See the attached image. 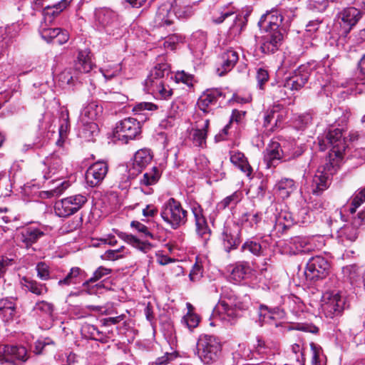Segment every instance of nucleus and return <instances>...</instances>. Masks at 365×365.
I'll return each mask as SVG.
<instances>
[{"instance_id": "1", "label": "nucleus", "mask_w": 365, "mask_h": 365, "mask_svg": "<svg viewBox=\"0 0 365 365\" xmlns=\"http://www.w3.org/2000/svg\"><path fill=\"white\" fill-rule=\"evenodd\" d=\"M317 140L320 150H325L329 147L331 148L329 162L318 168L309 185V192L316 195L328 188L329 178L336 171L337 164L346 147L342 130L339 128L330 130L325 135L318 137Z\"/></svg>"}, {"instance_id": "2", "label": "nucleus", "mask_w": 365, "mask_h": 365, "mask_svg": "<svg viewBox=\"0 0 365 365\" xmlns=\"http://www.w3.org/2000/svg\"><path fill=\"white\" fill-rule=\"evenodd\" d=\"M339 213L343 220H352L353 223L341 227L336 233L338 242L346 246L354 242L358 237L356 226L365 220V207H342Z\"/></svg>"}, {"instance_id": "3", "label": "nucleus", "mask_w": 365, "mask_h": 365, "mask_svg": "<svg viewBox=\"0 0 365 365\" xmlns=\"http://www.w3.org/2000/svg\"><path fill=\"white\" fill-rule=\"evenodd\" d=\"M94 15L98 29L115 38L120 36V24L118 14L114 11L106 7L98 8L95 10Z\"/></svg>"}, {"instance_id": "4", "label": "nucleus", "mask_w": 365, "mask_h": 365, "mask_svg": "<svg viewBox=\"0 0 365 365\" xmlns=\"http://www.w3.org/2000/svg\"><path fill=\"white\" fill-rule=\"evenodd\" d=\"M197 354L200 360L206 364L216 361L221 353L220 340L212 335H201L197 341Z\"/></svg>"}, {"instance_id": "5", "label": "nucleus", "mask_w": 365, "mask_h": 365, "mask_svg": "<svg viewBox=\"0 0 365 365\" xmlns=\"http://www.w3.org/2000/svg\"><path fill=\"white\" fill-rule=\"evenodd\" d=\"M240 308L233 302L220 300L215 307L212 317L214 320L221 322L225 326L232 325L240 317Z\"/></svg>"}, {"instance_id": "6", "label": "nucleus", "mask_w": 365, "mask_h": 365, "mask_svg": "<svg viewBox=\"0 0 365 365\" xmlns=\"http://www.w3.org/2000/svg\"><path fill=\"white\" fill-rule=\"evenodd\" d=\"M330 264L324 257L317 255L309 259L304 269L307 281L312 282L325 278L329 272Z\"/></svg>"}, {"instance_id": "7", "label": "nucleus", "mask_w": 365, "mask_h": 365, "mask_svg": "<svg viewBox=\"0 0 365 365\" xmlns=\"http://www.w3.org/2000/svg\"><path fill=\"white\" fill-rule=\"evenodd\" d=\"M322 309L327 318L339 316L345 305L344 298L336 291L326 292L322 296Z\"/></svg>"}, {"instance_id": "8", "label": "nucleus", "mask_w": 365, "mask_h": 365, "mask_svg": "<svg viewBox=\"0 0 365 365\" xmlns=\"http://www.w3.org/2000/svg\"><path fill=\"white\" fill-rule=\"evenodd\" d=\"M140 133V122L135 118H127L116 125L113 136L115 139L128 143L129 140L134 139Z\"/></svg>"}, {"instance_id": "9", "label": "nucleus", "mask_w": 365, "mask_h": 365, "mask_svg": "<svg viewBox=\"0 0 365 365\" xmlns=\"http://www.w3.org/2000/svg\"><path fill=\"white\" fill-rule=\"evenodd\" d=\"M316 245L313 239L299 236L292 237L284 243L285 252L289 255L308 253L314 251Z\"/></svg>"}, {"instance_id": "10", "label": "nucleus", "mask_w": 365, "mask_h": 365, "mask_svg": "<svg viewBox=\"0 0 365 365\" xmlns=\"http://www.w3.org/2000/svg\"><path fill=\"white\" fill-rule=\"evenodd\" d=\"M108 171V165L105 161H97L86 170L85 178L86 184L94 187L101 185Z\"/></svg>"}, {"instance_id": "11", "label": "nucleus", "mask_w": 365, "mask_h": 365, "mask_svg": "<svg viewBox=\"0 0 365 365\" xmlns=\"http://www.w3.org/2000/svg\"><path fill=\"white\" fill-rule=\"evenodd\" d=\"M361 17V12L354 7L346 8L339 13L341 34L346 36Z\"/></svg>"}, {"instance_id": "12", "label": "nucleus", "mask_w": 365, "mask_h": 365, "mask_svg": "<svg viewBox=\"0 0 365 365\" xmlns=\"http://www.w3.org/2000/svg\"><path fill=\"white\" fill-rule=\"evenodd\" d=\"M26 361L29 359L26 349L23 346L0 345V362H10L13 359Z\"/></svg>"}, {"instance_id": "13", "label": "nucleus", "mask_w": 365, "mask_h": 365, "mask_svg": "<svg viewBox=\"0 0 365 365\" xmlns=\"http://www.w3.org/2000/svg\"><path fill=\"white\" fill-rule=\"evenodd\" d=\"M161 217L173 228L176 229L186 222L187 211L182 207H164Z\"/></svg>"}, {"instance_id": "14", "label": "nucleus", "mask_w": 365, "mask_h": 365, "mask_svg": "<svg viewBox=\"0 0 365 365\" xmlns=\"http://www.w3.org/2000/svg\"><path fill=\"white\" fill-rule=\"evenodd\" d=\"M309 77L308 68L300 66L291 76L286 78L284 87L290 91H297L305 85Z\"/></svg>"}, {"instance_id": "15", "label": "nucleus", "mask_w": 365, "mask_h": 365, "mask_svg": "<svg viewBox=\"0 0 365 365\" xmlns=\"http://www.w3.org/2000/svg\"><path fill=\"white\" fill-rule=\"evenodd\" d=\"M222 241L227 252L237 249L241 242L240 227L235 224L225 226L222 232Z\"/></svg>"}, {"instance_id": "16", "label": "nucleus", "mask_w": 365, "mask_h": 365, "mask_svg": "<svg viewBox=\"0 0 365 365\" xmlns=\"http://www.w3.org/2000/svg\"><path fill=\"white\" fill-rule=\"evenodd\" d=\"M192 210L195 218L197 234L205 244L211 234L206 220V213L202 207H192Z\"/></svg>"}, {"instance_id": "17", "label": "nucleus", "mask_w": 365, "mask_h": 365, "mask_svg": "<svg viewBox=\"0 0 365 365\" xmlns=\"http://www.w3.org/2000/svg\"><path fill=\"white\" fill-rule=\"evenodd\" d=\"M282 20V16L277 11H271L261 16L258 26L264 31H281L279 26Z\"/></svg>"}, {"instance_id": "18", "label": "nucleus", "mask_w": 365, "mask_h": 365, "mask_svg": "<svg viewBox=\"0 0 365 365\" xmlns=\"http://www.w3.org/2000/svg\"><path fill=\"white\" fill-rule=\"evenodd\" d=\"M267 34L263 37L261 51L266 54L273 53L277 51L283 41L282 31H265Z\"/></svg>"}, {"instance_id": "19", "label": "nucleus", "mask_w": 365, "mask_h": 365, "mask_svg": "<svg viewBox=\"0 0 365 365\" xmlns=\"http://www.w3.org/2000/svg\"><path fill=\"white\" fill-rule=\"evenodd\" d=\"M175 14L171 3H165L160 5L154 18V24L157 27H163L173 24Z\"/></svg>"}, {"instance_id": "20", "label": "nucleus", "mask_w": 365, "mask_h": 365, "mask_svg": "<svg viewBox=\"0 0 365 365\" xmlns=\"http://www.w3.org/2000/svg\"><path fill=\"white\" fill-rule=\"evenodd\" d=\"M285 161V151L277 142H272L264 153V161L268 168L275 167L279 160Z\"/></svg>"}, {"instance_id": "21", "label": "nucleus", "mask_w": 365, "mask_h": 365, "mask_svg": "<svg viewBox=\"0 0 365 365\" xmlns=\"http://www.w3.org/2000/svg\"><path fill=\"white\" fill-rule=\"evenodd\" d=\"M222 96V92L220 89H207L199 98L197 106L204 113H207L211 110L209 106L215 104L219 98Z\"/></svg>"}, {"instance_id": "22", "label": "nucleus", "mask_w": 365, "mask_h": 365, "mask_svg": "<svg viewBox=\"0 0 365 365\" xmlns=\"http://www.w3.org/2000/svg\"><path fill=\"white\" fill-rule=\"evenodd\" d=\"M281 107L279 105L273 106L264 111L263 126L270 131H274L275 128L280 126L282 121V115L279 113Z\"/></svg>"}, {"instance_id": "23", "label": "nucleus", "mask_w": 365, "mask_h": 365, "mask_svg": "<svg viewBox=\"0 0 365 365\" xmlns=\"http://www.w3.org/2000/svg\"><path fill=\"white\" fill-rule=\"evenodd\" d=\"M343 279L351 284H359L364 279V270L356 264H349L342 268Z\"/></svg>"}, {"instance_id": "24", "label": "nucleus", "mask_w": 365, "mask_h": 365, "mask_svg": "<svg viewBox=\"0 0 365 365\" xmlns=\"http://www.w3.org/2000/svg\"><path fill=\"white\" fill-rule=\"evenodd\" d=\"M103 113V107L96 101L88 103L81 110L79 120L94 122Z\"/></svg>"}, {"instance_id": "25", "label": "nucleus", "mask_w": 365, "mask_h": 365, "mask_svg": "<svg viewBox=\"0 0 365 365\" xmlns=\"http://www.w3.org/2000/svg\"><path fill=\"white\" fill-rule=\"evenodd\" d=\"M230 158L235 166L237 167L248 178H252L253 170L243 153L239 150L230 151Z\"/></svg>"}, {"instance_id": "26", "label": "nucleus", "mask_w": 365, "mask_h": 365, "mask_svg": "<svg viewBox=\"0 0 365 365\" xmlns=\"http://www.w3.org/2000/svg\"><path fill=\"white\" fill-rule=\"evenodd\" d=\"M118 235L123 241L145 254L152 250L154 247L153 245L148 241L140 240L131 234L120 232L118 233Z\"/></svg>"}, {"instance_id": "27", "label": "nucleus", "mask_w": 365, "mask_h": 365, "mask_svg": "<svg viewBox=\"0 0 365 365\" xmlns=\"http://www.w3.org/2000/svg\"><path fill=\"white\" fill-rule=\"evenodd\" d=\"M239 59L237 51L230 48L227 50L222 55L221 68H217V73L220 76H222L228 71H231Z\"/></svg>"}, {"instance_id": "28", "label": "nucleus", "mask_w": 365, "mask_h": 365, "mask_svg": "<svg viewBox=\"0 0 365 365\" xmlns=\"http://www.w3.org/2000/svg\"><path fill=\"white\" fill-rule=\"evenodd\" d=\"M210 125V120L205 119L202 123L197 122L195 127L191 133L192 140L196 146H203L206 143L207 128Z\"/></svg>"}, {"instance_id": "29", "label": "nucleus", "mask_w": 365, "mask_h": 365, "mask_svg": "<svg viewBox=\"0 0 365 365\" xmlns=\"http://www.w3.org/2000/svg\"><path fill=\"white\" fill-rule=\"evenodd\" d=\"M48 185L51 187L50 190L41 192L40 194L41 197L49 198L53 196H58L61 195L64 190L68 188L70 184L65 180H61L60 178L56 177L48 181Z\"/></svg>"}, {"instance_id": "30", "label": "nucleus", "mask_w": 365, "mask_h": 365, "mask_svg": "<svg viewBox=\"0 0 365 365\" xmlns=\"http://www.w3.org/2000/svg\"><path fill=\"white\" fill-rule=\"evenodd\" d=\"M257 343L254 346L253 352L263 357L274 355L277 350V344L269 340H264L262 338L257 336Z\"/></svg>"}, {"instance_id": "31", "label": "nucleus", "mask_w": 365, "mask_h": 365, "mask_svg": "<svg viewBox=\"0 0 365 365\" xmlns=\"http://www.w3.org/2000/svg\"><path fill=\"white\" fill-rule=\"evenodd\" d=\"M46 164L48 168L43 171V178L46 180L54 178L62 172V162L61 158L56 155H51L46 160Z\"/></svg>"}, {"instance_id": "32", "label": "nucleus", "mask_w": 365, "mask_h": 365, "mask_svg": "<svg viewBox=\"0 0 365 365\" xmlns=\"http://www.w3.org/2000/svg\"><path fill=\"white\" fill-rule=\"evenodd\" d=\"M78 135L85 140H92L93 137L98 133V126L97 123L93 121H87L79 120L78 122Z\"/></svg>"}, {"instance_id": "33", "label": "nucleus", "mask_w": 365, "mask_h": 365, "mask_svg": "<svg viewBox=\"0 0 365 365\" xmlns=\"http://www.w3.org/2000/svg\"><path fill=\"white\" fill-rule=\"evenodd\" d=\"M229 275V280L234 284H240L250 272V266L247 262H239L232 265Z\"/></svg>"}, {"instance_id": "34", "label": "nucleus", "mask_w": 365, "mask_h": 365, "mask_svg": "<svg viewBox=\"0 0 365 365\" xmlns=\"http://www.w3.org/2000/svg\"><path fill=\"white\" fill-rule=\"evenodd\" d=\"M153 159V155L150 150L147 148L138 150L133 157V168L138 172H141L148 164L150 163Z\"/></svg>"}, {"instance_id": "35", "label": "nucleus", "mask_w": 365, "mask_h": 365, "mask_svg": "<svg viewBox=\"0 0 365 365\" xmlns=\"http://www.w3.org/2000/svg\"><path fill=\"white\" fill-rule=\"evenodd\" d=\"M171 4L175 18L187 19L194 14L193 8L188 0H174Z\"/></svg>"}, {"instance_id": "36", "label": "nucleus", "mask_w": 365, "mask_h": 365, "mask_svg": "<svg viewBox=\"0 0 365 365\" xmlns=\"http://www.w3.org/2000/svg\"><path fill=\"white\" fill-rule=\"evenodd\" d=\"M86 277V272L78 267H72L68 274L58 282L59 285L76 284L82 282Z\"/></svg>"}, {"instance_id": "37", "label": "nucleus", "mask_w": 365, "mask_h": 365, "mask_svg": "<svg viewBox=\"0 0 365 365\" xmlns=\"http://www.w3.org/2000/svg\"><path fill=\"white\" fill-rule=\"evenodd\" d=\"M21 242L26 247H29L42 237L44 235V232L38 227H29L21 232Z\"/></svg>"}, {"instance_id": "38", "label": "nucleus", "mask_w": 365, "mask_h": 365, "mask_svg": "<svg viewBox=\"0 0 365 365\" xmlns=\"http://www.w3.org/2000/svg\"><path fill=\"white\" fill-rule=\"evenodd\" d=\"M89 53L87 51H81L78 53L77 61L74 64V70L76 73H88L93 68Z\"/></svg>"}, {"instance_id": "39", "label": "nucleus", "mask_w": 365, "mask_h": 365, "mask_svg": "<svg viewBox=\"0 0 365 365\" xmlns=\"http://www.w3.org/2000/svg\"><path fill=\"white\" fill-rule=\"evenodd\" d=\"M276 193L282 198H287L296 190L294 181L290 178H284L276 185Z\"/></svg>"}, {"instance_id": "40", "label": "nucleus", "mask_w": 365, "mask_h": 365, "mask_svg": "<svg viewBox=\"0 0 365 365\" xmlns=\"http://www.w3.org/2000/svg\"><path fill=\"white\" fill-rule=\"evenodd\" d=\"M20 283L26 290L38 296L43 295L48 292V289L45 284L39 283L26 277L21 279Z\"/></svg>"}, {"instance_id": "41", "label": "nucleus", "mask_w": 365, "mask_h": 365, "mask_svg": "<svg viewBox=\"0 0 365 365\" xmlns=\"http://www.w3.org/2000/svg\"><path fill=\"white\" fill-rule=\"evenodd\" d=\"M70 129L69 113L68 110H62L60 117V125L58 130L59 140L56 143L61 145Z\"/></svg>"}, {"instance_id": "42", "label": "nucleus", "mask_w": 365, "mask_h": 365, "mask_svg": "<svg viewBox=\"0 0 365 365\" xmlns=\"http://www.w3.org/2000/svg\"><path fill=\"white\" fill-rule=\"evenodd\" d=\"M112 272L111 269L106 268L105 267H99L93 274V276L83 282V287L88 289V293L91 294L92 291L89 289V284L91 283L96 282L104 277L109 275Z\"/></svg>"}, {"instance_id": "43", "label": "nucleus", "mask_w": 365, "mask_h": 365, "mask_svg": "<svg viewBox=\"0 0 365 365\" xmlns=\"http://www.w3.org/2000/svg\"><path fill=\"white\" fill-rule=\"evenodd\" d=\"M312 351V365H326L327 359L320 346L314 342L310 343Z\"/></svg>"}, {"instance_id": "44", "label": "nucleus", "mask_w": 365, "mask_h": 365, "mask_svg": "<svg viewBox=\"0 0 365 365\" xmlns=\"http://www.w3.org/2000/svg\"><path fill=\"white\" fill-rule=\"evenodd\" d=\"M275 309L260 304L258 309L259 322L261 325L264 323H270L274 319Z\"/></svg>"}, {"instance_id": "45", "label": "nucleus", "mask_w": 365, "mask_h": 365, "mask_svg": "<svg viewBox=\"0 0 365 365\" xmlns=\"http://www.w3.org/2000/svg\"><path fill=\"white\" fill-rule=\"evenodd\" d=\"M73 0H61L58 4L52 6H47L44 10L43 14L45 16H56L58 15L63 10H64Z\"/></svg>"}, {"instance_id": "46", "label": "nucleus", "mask_w": 365, "mask_h": 365, "mask_svg": "<svg viewBox=\"0 0 365 365\" xmlns=\"http://www.w3.org/2000/svg\"><path fill=\"white\" fill-rule=\"evenodd\" d=\"M158 87V89H155L151 94L155 98L159 100H168L171 98L173 94V89L168 85L165 84V81L161 83Z\"/></svg>"}, {"instance_id": "47", "label": "nucleus", "mask_w": 365, "mask_h": 365, "mask_svg": "<svg viewBox=\"0 0 365 365\" xmlns=\"http://www.w3.org/2000/svg\"><path fill=\"white\" fill-rule=\"evenodd\" d=\"M160 177V173L158 168L153 167L149 172L143 175V179L140 180L141 184L149 186L155 184Z\"/></svg>"}, {"instance_id": "48", "label": "nucleus", "mask_w": 365, "mask_h": 365, "mask_svg": "<svg viewBox=\"0 0 365 365\" xmlns=\"http://www.w3.org/2000/svg\"><path fill=\"white\" fill-rule=\"evenodd\" d=\"M170 74V66L166 63L156 65L150 71V74L153 77L164 80Z\"/></svg>"}, {"instance_id": "49", "label": "nucleus", "mask_w": 365, "mask_h": 365, "mask_svg": "<svg viewBox=\"0 0 365 365\" xmlns=\"http://www.w3.org/2000/svg\"><path fill=\"white\" fill-rule=\"evenodd\" d=\"M125 250L126 249L124 246H122L119 249L116 250H108L105 252L103 255H102V258L106 260H117L125 256L127 254Z\"/></svg>"}, {"instance_id": "50", "label": "nucleus", "mask_w": 365, "mask_h": 365, "mask_svg": "<svg viewBox=\"0 0 365 365\" xmlns=\"http://www.w3.org/2000/svg\"><path fill=\"white\" fill-rule=\"evenodd\" d=\"M276 220L279 224L287 222V225H284V226H289L290 223L299 222V219L292 212H287L285 210H281V212L276 217Z\"/></svg>"}, {"instance_id": "51", "label": "nucleus", "mask_w": 365, "mask_h": 365, "mask_svg": "<svg viewBox=\"0 0 365 365\" xmlns=\"http://www.w3.org/2000/svg\"><path fill=\"white\" fill-rule=\"evenodd\" d=\"M130 227L132 229L135 230L141 237H149L150 239H154V235L149 230L148 227L140 222L133 220L130 223Z\"/></svg>"}, {"instance_id": "52", "label": "nucleus", "mask_w": 365, "mask_h": 365, "mask_svg": "<svg viewBox=\"0 0 365 365\" xmlns=\"http://www.w3.org/2000/svg\"><path fill=\"white\" fill-rule=\"evenodd\" d=\"M120 63L109 64L101 69V73L106 80H110L114 76H118L121 71Z\"/></svg>"}, {"instance_id": "53", "label": "nucleus", "mask_w": 365, "mask_h": 365, "mask_svg": "<svg viewBox=\"0 0 365 365\" xmlns=\"http://www.w3.org/2000/svg\"><path fill=\"white\" fill-rule=\"evenodd\" d=\"M241 249L242 252L248 251L256 256H259L262 252L261 245L251 240H247Z\"/></svg>"}, {"instance_id": "54", "label": "nucleus", "mask_w": 365, "mask_h": 365, "mask_svg": "<svg viewBox=\"0 0 365 365\" xmlns=\"http://www.w3.org/2000/svg\"><path fill=\"white\" fill-rule=\"evenodd\" d=\"M328 5V0H308L307 2V9L316 12L324 11Z\"/></svg>"}, {"instance_id": "55", "label": "nucleus", "mask_w": 365, "mask_h": 365, "mask_svg": "<svg viewBox=\"0 0 365 365\" xmlns=\"http://www.w3.org/2000/svg\"><path fill=\"white\" fill-rule=\"evenodd\" d=\"M164 81L165 80L157 78L156 77H153L149 75L145 81L144 89L148 93L152 94L155 89H158V86Z\"/></svg>"}, {"instance_id": "56", "label": "nucleus", "mask_w": 365, "mask_h": 365, "mask_svg": "<svg viewBox=\"0 0 365 365\" xmlns=\"http://www.w3.org/2000/svg\"><path fill=\"white\" fill-rule=\"evenodd\" d=\"M182 322L190 329L192 330L198 326L200 322L199 317L194 312H187L182 319Z\"/></svg>"}, {"instance_id": "57", "label": "nucleus", "mask_w": 365, "mask_h": 365, "mask_svg": "<svg viewBox=\"0 0 365 365\" xmlns=\"http://www.w3.org/2000/svg\"><path fill=\"white\" fill-rule=\"evenodd\" d=\"M34 309L36 312H41L42 314L51 317L53 312V305L46 301H40L36 303Z\"/></svg>"}, {"instance_id": "58", "label": "nucleus", "mask_w": 365, "mask_h": 365, "mask_svg": "<svg viewBox=\"0 0 365 365\" xmlns=\"http://www.w3.org/2000/svg\"><path fill=\"white\" fill-rule=\"evenodd\" d=\"M15 256L13 255H2L0 257V277L6 272L7 269L14 264Z\"/></svg>"}, {"instance_id": "59", "label": "nucleus", "mask_w": 365, "mask_h": 365, "mask_svg": "<svg viewBox=\"0 0 365 365\" xmlns=\"http://www.w3.org/2000/svg\"><path fill=\"white\" fill-rule=\"evenodd\" d=\"M90 197V196L87 195H76L63 200L62 202L64 204H71L72 205H83Z\"/></svg>"}, {"instance_id": "60", "label": "nucleus", "mask_w": 365, "mask_h": 365, "mask_svg": "<svg viewBox=\"0 0 365 365\" xmlns=\"http://www.w3.org/2000/svg\"><path fill=\"white\" fill-rule=\"evenodd\" d=\"M56 215L60 217H66L76 213L81 207H53Z\"/></svg>"}, {"instance_id": "61", "label": "nucleus", "mask_w": 365, "mask_h": 365, "mask_svg": "<svg viewBox=\"0 0 365 365\" xmlns=\"http://www.w3.org/2000/svg\"><path fill=\"white\" fill-rule=\"evenodd\" d=\"M54 344L55 342L51 338L48 337L42 339H38L35 342L34 352L36 354H41L43 353V351L46 346Z\"/></svg>"}, {"instance_id": "62", "label": "nucleus", "mask_w": 365, "mask_h": 365, "mask_svg": "<svg viewBox=\"0 0 365 365\" xmlns=\"http://www.w3.org/2000/svg\"><path fill=\"white\" fill-rule=\"evenodd\" d=\"M37 277L41 280H47L50 278L48 266L43 262H38L36 267Z\"/></svg>"}, {"instance_id": "63", "label": "nucleus", "mask_w": 365, "mask_h": 365, "mask_svg": "<svg viewBox=\"0 0 365 365\" xmlns=\"http://www.w3.org/2000/svg\"><path fill=\"white\" fill-rule=\"evenodd\" d=\"M58 34H59V28L43 29L41 31V35L42 38H43L47 42H53L54 43Z\"/></svg>"}, {"instance_id": "64", "label": "nucleus", "mask_w": 365, "mask_h": 365, "mask_svg": "<svg viewBox=\"0 0 365 365\" xmlns=\"http://www.w3.org/2000/svg\"><path fill=\"white\" fill-rule=\"evenodd\" d=\"M365 203V187L358 189L351 197L350 205H361Z\"/></svg>"}]
</instances>
